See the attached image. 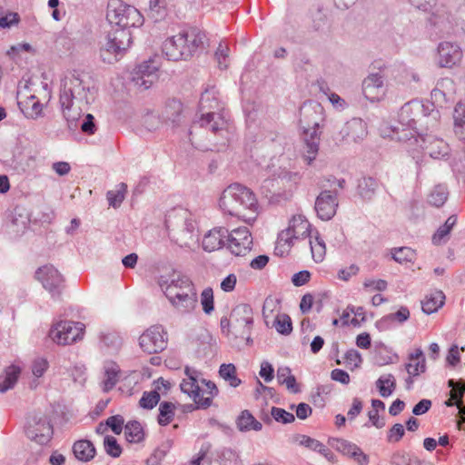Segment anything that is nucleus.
I'll use <instances>...</instances> for the list:
<instances>
[{"mask_svg":"<svg viewBox=\"0 0 465 465\" xmlns=\"http://www.w3.org/2000/svg\"><path fill=\"white\" fill-rule=\"evenodd\" d=\"M89 82L88 75L79 74H73L64 81L59 102L70 129L78 120L82 106L89 104L94 98V88Z\"/></svg>","mask_w":465,"mask_h":465,"instance_id":"nucleus-1","label":"nucleus"},{"mask_svg":"<svg viewBox=\"0 0 465 465\" xmlns=\"http://www.w3.org/2000/svg\"><path fill=\"white\" fill-rule=\"evenodd\" d=\"M158 284L170 303L180 312L188 313L196 307L197 292L188 276L173 272L160 276Z\"/></svg>","mask_w":465,"mask_h":465,"instance_id":"nucleus-2","label":"nucleus"},{"mask_svg":"<svg viewBox=\"0 0 465 465\" xmlns=\"http://www.w3.org/2000/svg\"><path fill=\"white\" fill-rule=\"evenodd\" d=\"M199 112L202 116L198 122H195L189 132L190 136L197 124L201 128L210 130L213 134L219 133L226 138L228 134L229 124L223 114V106L219 98V93L215 87L206 88L202 93L199 101Z\"/></svg>","mask_w":465,"mask_h":465,"instance_id":"nucleus-3","label":"nucleus"},{"mask_svg":"<svg viewBox=\"0 0 465 465\" xmlns=\"http://www.w3.org/2000/svg\"><path fill=\"white\" fill-rule=\"evenodd\" d=\"M219 206L223 213L251 223L255 220V216L247 217L243 212L250 211L256 213L258 202L255 194L249 188L240 183H233L223 192Z\"/></svg>","mask_w":465,"mask_h":465,"instance_id":"nucleus-4","label":"nucleus"},{"mask_svg":"<svg viewBox=\"0 0 465 465\" xmlns=\"http://www.w3.org/2000/svg\"><path fill=\"white\" fill-rule=\"evenodd\" d=\"M206 35L198 28L183 30L168 37L163 44V53L171 61L186 60L204 48Z\"/></svg>","mask_w":465,"mask_h":465,"instance_id":"nucleus-5","label":"nucleus"},{"mask_svg":"<svg viewBox=\"0 0 465 465\" xmlns=\"http://www.w3.org/2000/svg\"><path fill=\"white\" fill-rule=\"evenodd\" d=\"M184 373L187 378L181 382V391L193 399L198 408H209L213 403V399L219 392L215 383L200 378L201 373L188 366L185 367Z\"/></svg>","mask_w":465,"mask_h":465,"instance_id":"nucleus-6","label":"nucleus"},{"mask_svg":"<svg viewBox=\"0 0 465 465\" xmlns=\"http://www.w3.org/2000/svg\"><path fill=\"white\" fill-rule=\"evenodd\" d=\"M421 116H427L426 109L420 101H411L401 106L399 112V121L391 127V138L400 142L409 141L417 134V123Z\"/></svg>","mask_w":465,"mask_h":465,"instance_id":"nucleus-7","label":"nucleus"},{"mask_svg":"<svg viewBox=\"0 0 465 465\" xmlns=\"http://www.w3.org/2000/svg\"><path fill=\"white\" fill-rule=\"evenodd\" d=\"M304 119L301 120V123H305L306 126H302L304 129V141L305 147L303 152V159L307 164H311L316 158L319 151V121L322 120V107L320 104H316L310 114V108L306 105L302 107Z\"/></svg>","mask_w":465,"mask_h":465,"instance_id":"nucleus-8","label":"nucleus"},{"mask_svg":"<svg viewBox=\"0 0 465 465\" xmlns=\"http://www.w3.org/2000/svg\"><path fill=\"white\" fill-rule=\"evenodd\" d=\"M108 21L115 25L117 29L140 27L143 24V16L134 6L124 3L122 0H110L107 5Z\"/></svg>","mask_w":465,"mask_h":465,"instance_id":"nucleus-9","label":"nucleus"},{"mask_svg":"<svg viewBox=\"0 0 465 465\" xmlns=\"http://www.w3.org/2000/svg\"><path fill=\"white\" fill-rule=\"evenodd\" d=\"M131 44V31L114 28L107 34L106 42L101 48V57L108 64L117 62Z\"/></svg>","mask_w":465,"mask_h":465,"instance_id":"nucleus-10","label":"nucleus"},{"mask_svg":"<svg viewBox=\"0 0 465 465\" xmlns=\"http://www.w3.org/2000/svg\"><path fill=\"white\" fill-rule=\"evenodd\" d=\"M84 328L80 322L57 321L52 324L48 335L56 344L68 345L83 339Z\"/></svg>","mask_w":465,"mask_h":465,"instance_id":"nucleus-11","label":"nucleus"},{"mask_svg":"<svg viewBox=\"0 0 465 465\" xmlns=\"http://www.w3.org/2000/svg\"><path fill=\"white\" fill-rule=\"evenodd\" d=\"M25 431L28 439L40 445L47 444L54 434L49 418L43 413H35L27 418Z\"/></svg>","mask_w":465,"mask_h":465,"instance_id":"nucleus-12","label":"nucleus"},{"mask_svg":"<svg viewBox=\"0 0 465 465\" xmlns=\"http://www.w3.org/2000/svg\"><path fill=\"white\" fill-rule=\"evenodd\" d=\"M463 50L456 42L442 41L438 44L433 57L439 68L454 69L461 65Z\"/></svg>","mask_w":465,"mask_h":465,"instance_id":"nucleus-13","label":"nucleus"},{"mask_svg":"<svg viewBox=\"0 0 465 465\" xmlns=\"http://www.w3.org/2000/svg\"><path fill=\"white\" fill-rule=\"evenodd\" d=\"M168 335L163 325L148 328L139 338L141 349L149 354L159 353L167 347Z\"/></svg>","mask_w":465,"mask_h":465,"instance_id":"nucleus-14","label":"nucleus"},{"mask_svg":"<svg viewBox=\"0 0 465 465\" xmlns=\"http://www.w3.org/2000/svg\"><path fill=\"white\" fill-rule=\"evenodd\" d=\"M36 279L54 299H58L64 289L63 275L53 265H45L35 272Z\"/></svg>","mask_w":465,"mask_h":465,"instance_id":"nucleus-15","label":"nucleus"},{"mask_svg":"<svg viewBox=\"0 0 465 465\" xmlns=\"http://www.w3.org/2000/svg\"><path fill=\"white\" fill-rule=\"evenodd\" d=\"M252 245V237L249 229L245 226L229 230L227 228L226 246L235 256H243Z\"/></svg>","mask_w":465,"mask_h":465,"instance_id":"nucleus-16","label":"nucleus"},{"mask_svg":"<svg viewBox=\"0 0 465 465\" xmlns=\"http://www.w3.org/2000/svg\"><path fill=\"white\" fill-rule=\"evenodd\" d=\"M338 204V192L324 190L317 196L314 209L321 220L329 221L335 215Z\"/></svg>","mask_w":465,"mask_h":465,"instance_id":"nucleus-17","label":"nucleus"},{"mask_svg":"<svg viewBox=\"0 0 465 465\" xmlns=\"http://www.w3.org/2000/svg\"><path fill=\"white\" fill-rule=\"evenodd\" d=\"M421 142L420 147L433 159H443L450 153L449 144L442 139L430 134H417Z\"/></svg>","mask_w":465,"mask_h":465,"instance_id":"nucleus-18","label":"nucleus"},{"mask_svg":"<svg viewBox=\"0 0 465 465\" xmlns=\"http://www.w3.org/2000/svg\"><path fill=\"white\" fill-rule=\"evenodd\" d=\"M362 94L371 102L381 101L386 94L383 77L380 74H369L362 83Z\"/></svg>","mask_w":465,"mask_h":465,"instance_id":"nucleus-19","label":"nucleus"},{"mask_svg":"<svg viewBox=\"0 0 465 465\" xmlns=\"http://www.w3.org/2000/svg\"><path fill=\"white\" fill-rule=\"evenodd\" d=\"M368 134L367 124L361 118H352L342 126L340 135L342 141L357 143L363 140Z\"/></svg>","mask_w":465,"mask_h":465,"instance_id":"nucleus-20","label":"nucleus"},{"mask_svg":"<svg viewBox=\"0 0 465 465\" xmlns=\"http://www.w3.org/2000/svg\"><path fill=\"white\" fill-rule=\"evenodd\" d=\"M232 317L235 322L234 328L242 335L250 334L253 325V312L252 308L249 304H238L232 310Z\"/></svg>","mask_w":465,"mask_h":465,"instance_id":"nucleus-21","label":"nucleus"},{"mask_svg":"<svg viewBox=\"0 0 465 465\" xmlns=\"http://www.w3.org/2000/svg\"><path fill=\"white\" fill-rule=\"evenodd\" d=\"M159 64L154 60L144 61L135 68L136 76L134 77L135 84L143 89L150 88L155 79Z\"/></svg>","mask_w":465,"mask_h":465,"instance_id":"nucleus-22","label":"nucleus"},{"mask_svg":"<svg viewBox=\"0 0 465 465\" xmlns=\"http://www.w3.org/2000/svg\"><path fill=\"white\" fill-rule=\"evenodd\" d=\"M227 228L223 226L210 230L203 236L202 246L205 252H214L226 245Z\"/></svg>","mask_w":465,"mask_h":465,"instance_id":"nucleus-23","label":"nucleus"},{"mask_svg":"<svg viewBox=\"0 0 465 465\" xmlns=\"http://www.w3.org/2000/svg\"><path fill=\"white\" fill-rule=\"evenodd\" d=\"M293 440L299 445L322 454L328 460H333V452L318 440L311 438L304 434H296L294 435Z\"/></svg>","mask_w":465,"mask_h":465,"instance_id":"nucleus-24","label":"nucleus"},{"mask_svg":"<svg viewBox=\"0 0 465 465\" xmlns=\"http://www.w3.org/2000/svg\"><path fill=\"white\" fill-rule=\"evenodd\" d=\"M183 114V104L176 99H172L165 104L162 111L163 123L172 125L179 124Z\"/></svg>","mask_w":465,"mask_h":465,"instance_id":"nucleus-25","label":"nucleus"},{"mask_svg":"<svg viewBox=\"0 0 465 465\" xmlns=\"http://www.w3.org/2000/svg\"><path fill=\"white\" fill-rule=\"evenodd\" d=\"M409 362L405 364L408 374L418 377L426 371V360L423 351L420 348L415 349L408 356Z\"/></svg>","mask_w":465,"mask_h":465,"instance_id":"nucleus-26","label":"nucleus"},{"mask_svg":"<svg viewBox=\"0 0 465 465\" xmlns=\"http://www.w3.org/2000/svg\"><path fill=\"white\" fill-rule=\"evenodd\" d=\"M155 388L152 391H144L142 398L140 399V406L146 410H152L160 401V393L161 388L163 387L165 390L170 388V384L168 381H164L163 378L158 379L154 381Z\"/></svg>","mask_w":465,"mask_h":465,"instance_id":"nucleus-27","label":"nucleus"},{"mask_svg":"<svg viewBox=\"0 0 465 465\" xmlns=\"http://www.w3.org/2000/svg\"><path fill=\"white\" fill-rule=\"evenodd\" d=\"M337 449L343 454L353 458L359 465H367L369 463V457L354 443L346 440H339Z\"/></svg>","mask_w":465,"mask_h":465,"instance_id":"nucleus-28","label":"nucleus"},{"mask_svg":"<svg viewBox=\"0 0 465 465\" xmlns=\"http://www.w3.org/2000/svg\"><path fill=\"white\" fill-rule=\"evenodd\" d=\"M288 228L292 231L296 239H305L312 235L311 223L302 214L293 215L289 222Z\"/></svg>","mask_w":465,"mask_h":465,"instance_id":"nucleus-29","label":"nucleus"},{"mask_svg":"<svg viewBox=\"0 0 465 465\" xmlns=\"http://www.w3.org/2000/svg\"><path fill=\"white\" fill-rule=\"evenodd\" d=\"M73 452L78 460L88 462L94 458L96 450L92 441L88 440H79L74 443Z\"/></svg>","mask_w":465,"mask_h":465,"instance_id":"nucleus-30","label":"nucleus"},{"mask_svg":"<svg viewBox=\"0 0 465 465\" xmlns=\"http://www.w3.org/2000/svg\"><path fill=\"white\" fill-rule=\"evenodd\" d=\"M18 106L24 115L28 119H37L42 115L43 104L34 94L24 101L18 102Z\"/></svg>","mask_w":465,"mask_h":465,"instance_id":"nucleus-31","label":"nucleus"},{"mask_svg":"<svg viewBox=\"0 0 465 465\" xmlns=\"http://www.w3.org/2000/svg\"><path fill=\"white\" fill-rule=\"evenodd\" d=\"M30 217L27 210L23 206H15L11 213V225L16 233H23L28 228Z\"/></svg>","mask_w":465,"mask_h":465,"instance_id":"nucleus-32","label":"nucleus"},{"mask_svg":"<svg viewBox=\"0 0 465 465\" xmlns=\"http://www.w3.org/2000/svg\"><path fill=\"white\" fill-rule=\"evenodd\" d=\"M236 427L242 432L260 431L262 424L248 410H244L236 419Z\"/></svg>","mask_w":465,"mask_h":465,"instance_id":"nucleus-33","label":"nucleus"},{"mask_svg":"<svg viewBox=\"0 0 465 465\" xmlns=\"http://www.w3.org/2000/svg\"><path fill=\"white\" fill-rule=\"evenodd\" d=\"M445 295L441 291H436L425 297L421 308L426 314L437 312L444 304Z\"/></svg>","mask_w":465,"mask_h":465,"instance_id":"nucleus-34","label":"nucleus"},{"mask_svg":"<svg viewBox=\"0 0 465 465\" xmlns=\"http://www.w3.org/2000/svg\"><path fill=\"white\" fill-rule=\"evenodd\" d=\"M309 244L313 261L315 262H322L326 255V245L317 231L310 236Z\"/></svg>","mask_w":465,"mask_h":465,"instance_id":"nucleus-35","label":"nucleus"},{"mask_svg":"<svg viewBox=\"0 0 465 465\" xmlns=\"http://www.w3.org/2000/svg\"><path fill=\"white\" fill-rule=\"evenodd\" d=\"M20 372L21 370L17 366L11 365L7 367L5 373L0 376V391L5 392L12 389L16 383Z\"/></svg>","mask_w":465,"mask_h":465,"instance_id":"nucleus-36","label":"nucleus"},{"mask_svg":"<svg viewBox=\"0 0 465 465\" xmlns=\"http://www.w3.org/2000/svg\"><path fill=\"white\" fill-rule=\"evenodd\" d=\"M379 186L378 181L372 177H364L359 181L358 193L364 201H370L374 196Z\"/></svg>","mask_w":465,"mask_h":465,"instance_id":"nucleus-37","label":"nucleus"},{"mask_svg":"<svg viewBox=\"0 0 465 465\" xmlns=\"http://www.w3.org/2000/svg\"><path fill=\"white\" fill-rule=\"evenodd\" d=\"M376 387L381 397L387 398L391 396L396 389L395 377L391 373L381 375L376 381Z\"/></svg>","mask_w":465,"mask_h":465,"instance_id":"nucleus-38","label":"nucleus"},{"mask_svg":"<svg viewBox=\"0 0 465 465\" xmlns=\"http://www.w3.org/2000/svg\"><path fill=\"white\" fill-rule=\"evenodd\" d=\"M457 223V217L455 215H450L445 222L443 225H441L436 232L432 236V242L436 245H440L444 243L448 240V236L452 230L453 226Z\"/></svg>","mask_w":465,"mask_h":465,"instance_id":"nucleus-39","label":"nucleus"},{"mask_svg":"<svg viewBox=\"0 0 465 465\" xmlns=\"http://www.w3.org/2000/svg\"><path fill=\"white\" fill-rule=\"evenodd\" d=\"M124 434L127 441L131 443L141 442L144 438V432L140 422L134 420L126 423Z\"/></svg>","mask_w":465,"mask_h":465,"instance_id":"nucleus-40","label":"nucleus"},{"mask_svg":"<svg viewBox=\"0 0 465 465\" xmlns=\"http://www.w3.org/2000/svg\"><path fill=\"white\" fill-rule=\"evenodd\" d=\"M127 192V185L124 183L117 184L115 190L108 191L106 198L110 206L118 208L124 200Z\"/></svg>","mask_w":465,"mask_h":465,"instance_id":"nucleus-41","label":"nucleus"},{"mask_svg":"<svg viewBox=\"0 0 465 465\" xmlns=\"http://www.w3.org/2000/svg\"><path fill=\"white\" fill-rule=\"evenodd\" d=\"M119 371V367L114 362H111L105 366L104 380V391H109L115 386L118 381Z\"/></svg>","mask_w":465,"mask_h":465,"instance_id":"nucleus-42","label":"nucleus"},{"mask_svg":"<svg viewBox=\"0 0 465 465\" xmlns=\"http://www.w3.org/2000/svg\"><path fill=\"white\" fill-rule=\"evenodd\" d=\"M100 342L112 351H118L122 345V337L117 331H108L101 333Z\"/></svg>","mask_w":465,"mask_h":465,"instance_id":"nucleus-43","label":"nucleus"},{"mask_svg":"<svg viewBox=\"0 0 465 465\" xmlns=\"http://www.w3.org/2000/svg\"><path fill=\"white\" fill-rule=\"evenodd\" d=\"M219 374L233 388L238 387L242 383V381L236 376V368L232 363L222 364L220 366Z\"/></svg>","mask_w":465,"mask_h":465,"instance_id":"nucleus-44","label":"nucleus"},{"mask_svg":"<svg viewBox=\"0 0 465 465\" xmlns=\"http://www.w3.org/2000/svg\"><path fill=\"white\" fill-rule=\"evenodd\" d=\"M175 406L169 401H162L159 406L158 423L161 426L168 425L174 417Z\"/></svg>","mask_w":465,"mask_h":465,"instance_id":"nucleus-45","label":"nucleus"},{"mask_svg":"<svg viewBox=\"0 0 465 465\" xmlns=\"http://www.w3.org/2000/svg\"><path fill=\"white\" fill-rule=\"evenodd\" d=\"M449 192L445 185L439 184L434 187L429 195L428 202L435 207L442 206L448 199Z\"/></svg>","mask_w":465,"mask_h":465,"instance_id":"nucleus-46","label":"nucleus"},{"mask_svg":"<svg viewBox=\"0 0 465 465\" xmlns=\"http://www.w3.org/2000/svg\"><path fill=\"white\" fill-rule=\"evenodd\" d=\"M464 109L457 105L454 110V133L459 140L465 142V121L463 120Z\"/></svg>","mask_w":465,"mask_h":465,"instance_id":"nucleus-47","label":"nucleus"},{"mask_svg":"<svg viewBox=\"0 0 465 465\" xmlns=\"http://www.w3.org/2000/svg\"><path fill=\"white\" fill-rule=\"evenodd\" d=\"M392 258L399 263L412 262L416 258L414 250L410 247L395 248L391 251Z\"/></svg>","mask_w":465,"mask_h":465,"instance_id":"nucleus-48","label":"nucleus"},{"mask_svg":"<svg viewBox=\"0 0 465 465\" xmlns=\"http://www.w3.org/2000/svg\"><path fill=\"white\" fill-rule=\"evenodd\" d=\"M273 326L276 331L282 335H289L292 331V323L288 314H277Z\"/></svg>","mask_w":465,"mask_h":465,"instance_id":"nucleus-49","label":"nucleus"},{"mask_svg":"<svg viewBox=\"0 0 465 465\" xmlns=\"http://www.w3.org/2000/svg\"><path fill=\"white\" fill-rule=\"evenodd\" d=\"M20 22V15L16 12L0 10V29H9L16 26Z\"/></svg>","mask_w":465,"mask_h":465,"instance_id":"nucleus-50","label":"nucleus"},{"mask_svg":"<svg viewBox=\"0 0 465 465\" xmlns=\"http://www.w3.org/2000/svg\"><path fill=\"white\" fill-rule=\"evenodd\" d=\"M280 310V300L273 296H268L263 302L262 306V316L265 323L268 325V319L272 315L274 312Z\"/></svg>","mask_w":465,"mask_h":465,"instance_id":"nucleus-51","label":"nucleus"},{"mask_svg":"<svg viewBox=\"0 0 465 465\" xmlns=\"http://www.w3.org/2000/svg\"><path fill=\"white\" fill-rule=\"evenodd\" d=\"M104 447L105 452L113 458H118L122 453V448L114 436L107 435L104 437Z\"/></svg>","mask_w":465,"mask_h":465,"instance_id":"nucleus-52","label":"nucleus"},{"mask_svg":"<svg viewBox=\"0 0 465 465\" xmlns=\"http://www.w3.org/2000/svg\"><path fill=\"white\" fill-rule=\"evenodd\" d=\"M271 415L275 421L282 424H289L295 420L292 413L279 407H272Z\"/></svg>","mask_w":465,"mask_h":465,"instance_id":"nucleus-53","label":"nucleus"},{"mask_svg":"<svg viewBox=\"0 0 465 465\" xmlns=\"http://www.w3.org/2000/svg\"><path fill=\"white\" fill-rule=\"evenodd\" d=\"M410 317V311L407 307H401L396 312L388 314L387 316L383 317L380 323L381 324H386L394 321L399 322L400 323H402L406 322Z\"/></svg>","mask_w":465,"mask_h":465,"instance_id":"nucleus-54","label":"nucleus"},{"mask_svg":"<svg viewBox=\"0 0 465 465\" xmlns=\"http://www.w3.org/2000/svg\"><path fill=\"white\" fill-rule=\"evenodd\" d=\"M214 55L219 68L226 69L228 67L229 47L224 43L221 42Z\"/></svg>","mask_w":465,"mask_h":465,"instance_id":"nucleus-55","label":"nucleus"},{"mask_svg":"<svg viewBox=\"0 0 465 465\" xmlns=\"http://www.w3.org/2000/svg\"><path fill=\"white\" fill-rule=\"evenodd\" d=\"M203 310L206 314L213 311V292L211 288H205L201 294Z\"/></svg>","mask_w":465,"mask_h":465,"instance_id":"nucleus-56","label":"nucleus"},{"mask_svg":"<svg viewBox=\"0 0 465 465\" xmlns=\"http://www.w3.org/2000/svg\"><path fill=\"white\" fill-rule=\"evenodd\" d=\"M448 385L451 388L450 394L456 398V401L461 402L462 397L465 393V381L462 380H460L459 381L449 380Z\"/></svg>","mask_w":465,"mask_h":465,"instance_id":"nucleus-57","label":"nucleus"},{"mask_svg":"<svg viewBox=\"0 0 465 465\" xmlns=\"http://www.w3.org/2000/svg\"><path fill=\"white\" fill-rule=\"evenodd\" d=\"M49 367L47 360L44 357H36L32 362V372L34 376L40 378Z\"/></svg>","mask_w":465,"mask_h":465,"instance_id":"nucleus-58","label":"nucleus"},{"mask_svg":"<svg viewBox=\"0 0 465 465\" xmlns=\"http://www.w3.org/2000/svg\"><path fill=\"white\" fill-rule=\"evenodd\" d=\"M388 283L385 280L382 279H366L363 282L364 289L373 292L379 291L383 292L387 289Z\"/></svg>","mask_w":465,"mask_h":465,"instance_id":"nucleus-59","label":"nucleus"},{"mask_svg":"<svg viewBox=\"0 0 465 465\" xmlns=\"http://www.w3.org/2000/svg\"><path fill=\"white\" fill-rule=\"evenodd\" d=\"M405 430L402 424H394L388 432L387 440L390 442H398L404 436Z\"/></svg>","mask_w":465,"mask_h":465,"instance_id":"nucleus-60","label":"nucleus"},{"mask_svg":"<svg viewBox=\"0 0 465 465\" xmlns=\"http://www.w3.org/2000/svg\"><path fill=\"white\" fill-rule=\"evenodd\" d=\"M81 131L86 134H94L96 131V124L95 120L93 114H87L84 116V119L83 120L81 125Z\"/></svg>","mask_w":465,"mask_h":465,"instance_id":"nucleus-61","label":"nucleus"},{"mask_svg":"<svg viewBox=\"0 0 465 465\" xmlns=\"http://www.w3.org/2000/svg\"><path fill=\"white\" fill-rule=\"evenodd\" d=\"M413 457L414 456L410 455L406 451L399 450L393 453L391 457V463L393 465H411Z\"/></svg>","mask_w":465,"mask_h":465,"instance_id":"nucleus-62","label":"nucleus"},{"mask_svg":"<svg viewBox=\"0 0 465 465\" xmlns=\"http://www.w3.org/2000/svg\"><path fill=\"white\" fill-rule=\"evenodd\" d=\"M162 123L163 121L161 116L155 115L153 114H148L143 118V124L149 131L158 129Z\"/></svg>","mask_w":465,"mask_h":465,"instance_id":"nucleus-63","label":"nucleus"},{"mask_svg":"<svg viewBox=\"0 0 465 465\" xmlns=\"http://www.w3.org/2000/svg\"><path fill=\"white\" fill-rule=\"evenodd\" d=\"M106 424L118 435L123 430L124 418L120 415L111 416L106 420Z\"/></svg>","mask_w":465,"mask_h":465,"instance_id":"nucleus-64","label":"nucleus"}]
</instances>
